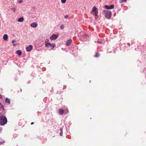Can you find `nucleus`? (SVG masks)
<instances>
[{"label":"nucleus","instance_id":"f257e3e1","mask_svg":"<svg viewBox=\"0 0 146 146\" xmlns=\"http://www.w3.org/2000/svg\"><path fill=\"white\" fill-rule=\"evenodd\" d=\"M7 120L6 117L4 116L0 117V125H3L7 123Z\"/></svg>","mask_w":146,"mask_h":146},{"label":"nucleus","instance_id":"f03ea898","mask_svg":"<svg viewBox=\"0 0 146 146\" xmlns=\"http://www.w3.org/2000/svg\"><path fill=\"white\" fill-rule=\"evenodd\" d=\"M103 13L105 15V17L108 19H110L111 16V13L110 11L107 10H104Z\"/></svg>","mask_w":146,"mask_h":146},{"label":"nucleus","instance_id":"7ed1b4c3","mask_svg":"<svg viewBox=\"0 0 146 146\" xmlns=\"http://www.w3.org/2000/svg\"><path fill=\"white\" fill-rule=\"evenodd\" d=\"M55 46V44H51L50 43H48L45 44V46L46 47L49 48V47H52V48H54Z\"/></svg>","mask_w":146,"mask_h":146},{"label":"nucleus","instance_id":"20e7f679","mask_svg":"<svg viewBox=\"0 0 146 146\" xmlns=\"http://www.w3.org/2000/svg\"><path fill=\"white\" fill-rule=\"evenodd\" d=\"M58 37V36L54 34L52 35L50 37V39L51 40H54L56 39Z\"/></svg>","mask_w":146,"mask_h":146},{"label":"nucleus","instance_id":"39448f33","mask_svg":"<svg viewBox=\"0 0 146 146\" xmlns=\"http://www.w3.org/2000/svg\"><path fill=\"white\" fill-rule=\"evenodd\" d=\"M114 5H111L110 6H108L107 5H106L105 6L106 8L107 9H111L114 8Z\"/></svg>","mask_w":146,"mask_h":146},{"label":"nucleus","instance_id":"423d86ee","mask_svg":"<svg viewBox=\"0 0 146 146\" xmlns=\"http://www.w3.org/2000/svg\"><path fill=\"white\" fill-rule=\"evenodd\" d=\"M33 49V46L31 45H29L26 47V50L28 52H29Z\"/></svg>","mask_w":146,"mask_h":146},{"label":"nucleus","instance_id":"0eeeda50","mask_svg":"<svg viewBox=\"0 0 146 146\" xmlns=\"http://www.w3.org/2000/svg\"><path fill=\"white\" fill-rule=\"evenodd\" d=\"M30 26L36 28L37 26V24L36 22H34L31 23Z\"/></svg>","mask_w":146,"mask_h":146},{"label":"nucleus","instance_id":"6e6552de","mask_svg":"<svg viewBox=\"0 0 146 146\" xmlns=\"http://www.w3.org/2000/svg\"><path fill=\"white\" fill-rule=\"evenodd\" d=\"M72 42V40L71 39L67 41L66 45L67 46H70Z\"/></svg>","mask_w":146,"mask_h":146},{"label":"nucleus","instance_id":"1a4fd4ad","mask_svg":"<svg viewBox=\"0 0 146 146\" xmlns=\"http://www.w3.org/2000/svg\"><path fill=\"white\" fill-rule=\"evenodd\" d=\"M8 38V36L7 34H5L3 37V39L4 40H7Z\"/></svg>","mask_w":146,"mask_h":146},{"label":"nucleus","instance_id":"9d476101","mask_svg":"<svg viewBox=\"0 0 146 146\" xmlns=\"http://www.w3.org/2000/svg\"><path fill=\"white\" fill-rule=\"evenodd\" d=\"M24 19L23 17H21L18 19L17 21L19 22H22L23 21Z\"/></svg>","mask_w":146,"mask_h":146},{"label":"nucleus","instance_id":"9b49d317","mask_svg":"<svg viewBox=\"0 0 146 146\" xmlns=\"http://www.w3.org/2000/svg\"><path fill=\"white\" fill-rule=\"evenodd\" d=\"M16 52L19 56H20L21 55L22 52L21 50H17Z\"/></svg>","mask_w":146,"mask_h":146},{"label":"nucleus","instance_id":"f8f14e48","mask_svg":"<svg viewBox=\"0 0 146 146\" xmlns=\"http://www.w3.org/2000/svg\"><path fill=\"white\" fill-rule=\"evenodd\" d=\"M5 101L6 103H7L9 104L10 103V99L7 98H6L5 99Z\"/></svg>","mask_w":146,"mask_h":146},{"label":"nucleus","instance_id":"ddd939ff","mask_svg":"<svg viewBox=\"0 0 146 146\" xmlns=\"http://www.w3.org/2000/svg\"><path fill=\"white\" fill-rule=\"evenodd\" d=\"M59 112L60 115H62L64 112V111L63 110L60 109H59Z\"/></svg>","mask_w":146,"mask_h":146},{"label":"nucleus","instance_id":"4468645a","mask_svg":"<svg viewBox=\"0 0 146 146\" xmlns=\"http://www.w3.org/2000/svg\"><path fill=\"white\" fill-rule=\"evenodd\" d=\"M97 9V8L96 7L94 6L92 8V11L94 12L95 11H96Z\"/></svg>","mask_w":146,"mask_h":146},{"label":"nucleus","instance_id":"2eb2a0df","mask_svg":"<svg viewBox=\"0 0 146 146\" xmlns=\"http://www.w3.org/2000/svg\"><path fill=\"white\" fill-rule=\"evenodd\" d=\"M11 9L12 11H13L14 13H15L16 11V9L15 8H12Z\"/></svg>","mask_w":146,"mask_h":146},{"label":"nucleus","instance_id":"dca6fc26","mask_svg":"<svg viewBox=\"0 0 146 146\" xmlns=\"http://www.w3.org/2000/svg\"><path fill=\"white\" fill-rule=\"evenodd\" d=\"M100 54L98 52H96L95 55V57H97L99 56Z\"/></svg>","mask_w":146,"mask_h":146},{"label":"nucleus","instance_id":"f3484780","mask_svg":"<svg viewBox=\"0 0 146 146\" xmlns=\"http://www.w3.org/2000/svg\"><path fill=\"white\" fill-rule=\"evenodd\" d=\"M127 0H120L119 1V2L121 3H122L124 2H126Z\"/></svg>","mask_w":146,"mask_h":146},{"label":"nucleus","instance_id":"a211bd4d","mask_svg":"<svg viewBox=\"0 0 146 146\" xmlns=\"http://www.w3.org/2000/svg\"><path fill=\"white\" fill-rule=\"evenodd\" d=\"M66 0H61V2L62 3H64L66 2Z\"/></svg>","mask_w":146,"mask_h":146},{"label":"nucleus","instance_id":"6ab92c4d","mask_svg":"<svg viewBox=\"0 0 146 146\" xmlns=\"http://www.w3.org/2000/svg\"><path fill=\"white\" fill-rule=\"evenodd\" d=\"M94 13H95V15L96 16V17H97L98 16V11H95V12H94Z\"/></svg>","mask_w":146,"mask_h":146},{"label":"nucleus","instance_id":"aec40b11","mask_svg":"<svg viewBox=\"0 0 146 146\" xmlns=\"http://www.w3.org/2000/svg\"><path fill=\"white\" fill-rule=\"evenodd\" d=\"M5 142V141H0V145H2L3 144V143H4Z\"/></svg>","mask_w":146,"mask_h":146},{"label":"nucleus","instance_id":"412c9836","mask_svg":"<svg viewBox=\"0 0 146 146\" xmlns=\"http://www.w3.org/2000/svg\"><path fill=\"white\" fill-rule=\"evenodd\" d=\"M60 29H62L64 28V26L63 25H61L60 26Z\"/></svg>","mask_w":146,"mask_h":146},{"label":"nucleus","instance_id":"4be33fe9","mask_svg":"<svg viewBox=\"0 0 146 146\" xmlns=\"http://www.w3.org/2000/svg\"><path fill=\"white\" fill-rule=\"evenodd\" d=\"M16 41V40H13L12 41V43L13 44H14V43H15V42Z\"/></svg>","mask_w":146,"mask_h":146},{"label":"nucleus","instance_id":"5701e85b","mask_svg":"<svg viewBox=\"0 0 146 146\" xmlns=\"http://www.w3.org/2000/svg\"><path fill=\"white\" fill-rule=\"evenodd\" d=\"M49 41V40H46V41H45V44H46V43H48V42Z\"/></svg>","mask_w":146,"mask_h":146},{"label":"nucleus","instance_id":"b1692460","mask_svg":"<svg viewBox=\"0 0 146 146\" xmlns=\"http://www.w3.org/2000/svg\"><path fill=\"white\" fill-rule=\"evenodd\" d=\"M64 17L65 18L67 19L68 17V16L67 15H65Z\"/></svg>","mask_w":146,"mask_h":146},{"label":"nucleus","instance_id":"393cba45","mask_svg":"<svg viewBox=\"0 0 146 146\" xmlns=\"http://www.w3.org/2000/svg\"><path fill=\"white\" fill-rule=\"evenodd\" d=\"M84 36L85 37H86L88 36V35H87L86 34H84Z\"/></svg>","mask_w":146,"mask_h":146},{"label":"nucleus","instance_id":"a878e982","mask_svg":"<svg viewBox=\"0 0 146 146\" xmlns=\"http://www.w3.org/2000/svg\"><path fill=\"white\" fill-rule=\"evenodd\" d=\"M23 1L22 0H20L19 1V3H21Z\"/></svg>","mask_w":146,"mask_h":146},{"label":"nucleus","instance_id":"bb28decb","mask_svg":"<svg viewBox=\"0 0 146 146\" xmlns=\"http://www.w3.org/2000/svg\"><path fill=\"white\" fill-rule=\"evenodd\" d=\"M62 132H63V131H61V132H60V135L61 136H62Z\"/></svg>","mask_w":146,"mask_h":146},{"label":"nucleus","instance_id":"cd10ccee","mask_svg":"<svg viewBox=\"0 0 146 146\" xmlns=\"http://www.w3.org/2000/svg\"><path fill=\"white\" fill-rule=\"evenodd\" d=\"M16 45V44H13V46H15Z\"/></svg>","mask_w":146,"mask_h":146},{"label":"nucleus","instance_id":"c85d7f7f","mask_svg":"<svg viewBox=\"0 0 146 146\" xmlns=\"http://www.w3.org/2000/svg\"><path fill=\"white\" fill-rule=\"evenodd\" d=\"M60 130L61 131H62V129L61 128H60Z\"/></svg>","mask_w":146,"mask_h":146},{"label":"nucleus","instance_id":"c756f323","mask_svg":"<svg viewBox=\"0 0 146 146\" xmlns=\"http://www.w3.org/2000/svg\"><path fill=\"white\" fill-rule=\"evenodd\" d=\"M2 98V95L0 94V99L1 98Z\"/></svg>","mask_w":146,"mask_h":146},{"label":"nucleus","instance_id":"7c9ffc66","mask_svg":"<svg viewBox=\"0 0 146 146\" xmlns=\"http://www.w3.org/2000/svg\"><path fill=\"white\" fill-rule=\"evenodd\" d=\"M2 129L1 128H0V133L1 132V130H2Z\"/></svg>","mask_w":146,"mask_h":146},{"label":"nucleus","instance_id":"2f4dec72","mask_svg":"<svg viewBox=\"0 0 146 146\" xmlns=\"http://www.w3.org/2000/svg\"><path fill=\"white\" fill-rule=\"evenodd\" d=\"M127 44H128V45L130 46V43H127Z\"/></svg>","mask_w":146,"mask_h":146},{"label":"nucleus","instance_id":"473e14b6","mask_svg":"<svg viewBox=\"0 0 146 146\" xmlns=\"http://www.w3.org/2000/svg\"><path fill=\"white\" fill-rule=\"evenodd\" d=\"M34 123V122H32V123H31V125H33V124Z\"/></svg>","mask_w":146,"mask_h":146},{"label":"nucleus","instance_id":"72a5a7b5","mask_svg":"<svg viewBox=\"0 0 146 146\" xmlns=\"http://www.w3.org/2000/svg\"><path fill=\"white\" fill-rule=\"evenodd\" d=\"M95 18H96V19H97V18H96V17H95Z\"/></svg>","mask_w":146,"mask_h":146},{"label":"nucleus","instance_id":"f704fd0d","mask_svg":"<svg viewBox=\"0 0 146 146\" xmlns=\"http://www.w3.org/2000/svg\"><path fill=\"white\" fill-rule=\"evenodd\" d=\"M1 104V103H0V105Z\"/></svg>","mask_w":146,"mask_h":146}]
</instances>
